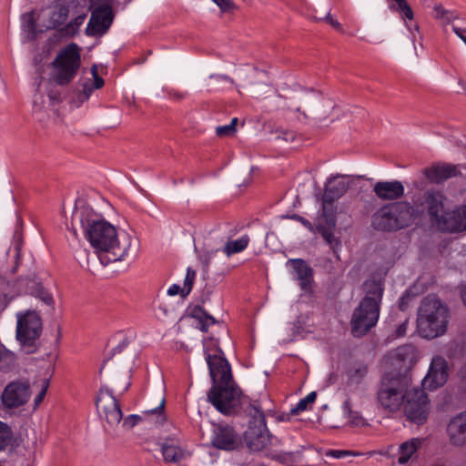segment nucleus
<instances>
[{
    "label": "nucleus",
    "mask_w": 466,
    "mask_h": 466,
    "mask_svg": "<svg viewBox=\"0 0 466 466\" xmlns=\"http://www.w3.org/2000/svg\"><path fill=\"white\" fill-rule=\"evenodd\" d=\"M79 222L83 234L94 248L103 265L122 260L131 246L126 233L118 234L116 227L90 206L78 201L72 217Z\"/></svg>",
    "instance_id": "f257e3e1"
},
{
    "label": "nucleus",
    "mask_w": 466,
    "mask_h": 466,
    "mask_svg": "<svg viewBox=\"0 0 466 466\" xmlns=\"http://www.w3.org/2000/svg\"><path fill=\"white\" fill-rule=\"evenodd\" d=\"M364 297L351 318V332L355 337L365 335L380 317L384 288L381 279H367L363 283Z\"/></svg>",
    "instance_id": "f03ea898"
},
{
    "label": "nucleus",
    "mask_w": 466,
    "mask_h": 466,
    "mask_svg": "<svg viewBox=\"0 0 466 466\" xmlns=\"http://www.w3.org/2000/svg\"><path fill=\"white\" fill-rule=\"evenodd\" d=\"M449 309L435 295L424 298L419 307L417 327L425 339H435L445 334L449 323Z\"/></svg>",
    "instance_id": "7ed1b4c3"
},
{
    "label": "nucleus",
    "mask_w": 466,
    "mask_h": 466,
    "mask_svg": "<svg viewBox=\"0 0 466 466\" xmlns=\"http://www.w3.org/2000/svg\"><path fill=\"white\" fill-rule=\"evenodd\" d=\"M415 218V208L406 201L379 208L372 216V227L380 231H396L409 227Z\"/></svg>",
    "instance_id": "20e7f679"
},
{
    "label": "nucleus",
    "mask_w": 466,
    "mask_h": 466,
    "mask_svg": "<svg viewBox=\"0 0 466 466\" xmlns=\"http://www.w3.org/2000/svg\"><path fill=\"white\" fill-rule=\"evenodd\" d=\"M246 412L250 417L244 439L248 447L253 451H260L270 446H275L279 441L269 434L267 428L265 414L258 402L249 403Z\"/></svg>",
    "instance_id": "39448f33"
},
{
    "label": "nucleus",
    "mask_w": 466,
    "mask_h": 466,
    "mask_svg": "<svg viewBox=\"0 0 466 466\" xmlns=\"http://www.w3.org/2000/svg\"><path fill=\"white\" fill-rule=\"evenodd\" d=\"M410 386V379L403 374L386 373L378 390V400L383 409L397 411L403 404L405 394Z\"/></svg>",
    "instance_id": "423d86ee"
},
{
    "label": "nucleus",
    "mask_w": 466,
    "mask_h": 466,
    "mask_svg": "<svg viewBox=\"0 0 466 466\" xmlns=\"http://www.w3.org/2000/svg\"><path fill=\"white\" fill-rule=\"evenodd\" d=\"M208 399L219 412L229 416L237 414L243 404L241 391L233 379L213 384L208 390Z\"/></svg>",
    "instance_id": "0eeeda50"
},
{
    "label": "nucleus",
    "mask_w": 466,
    "mask_h": 466,
    "mask_svg": "<svg viewBox=\"0 0 466 466\" xmlns=\"http://www.w3.org/2000/svg\"><path fill=\"white\" fill-rule=\"evenodd\" d=\"M54 80L58 85L68 84L76 75L80 66V54L77 45L66 46L53 62Z\"/></svg>",
    "instance_id": "6e6552de"
},
{
    "label": "nucleus",
    "mask_w": 466,
    "mask_h": 466,
    "mask_svg": "<svg viewBox=\"0 0 466 466\" xmlns=\"http://www.w3.org/2000/svg\"><path fill=\"white\" fill-rule=\"evenodd\" d=\"M349 187L347 177L339 175L329 177L325 184L321 216L330 227L336 226L333 203L347 192Z\"/></svg>",
    "instance_id": "1a4fd4ad"
},
{
    "label": "nucleus",
    "mask_w": 466,
    "mask_h": 466,
    "mask_svg": "<svg viewBox=\"0 0 466 466\" xmlns=\"http://www.w3.org/2000/svg\"><path fill=\"white\" fill-rule=\"evenodd\" d=\"M404 412L407 418L418 424H423L429 415V399L424 390L414 387L408 388L403 400Z\"/></svg>",
    "instance_id": "9d476101"
},
{
    "label": "nucleus",
    "mask_w": 466,
    "mask_h": 466,
    "mask_svg": "<svg viewBox=\"0 0 466 466\" xmlns=\"http://www.w3.org/2000/svg\"><path fill=\"white\" fill-rule=\"evenodd\" d=\"M42 331L40 316L35 311L17 315L16 339L25 347H33Z\"/></svg>",
    "instance_id": "9b49d317"
},
{
    "label": "nucleus",
    "mask_w": 466,
    "mask_h": 466,
    "mask_svg": "<svg viewBox=\"0 0 466 466\" xmlns=\"http://www.w3.org/2000/svg\"><path fill=\"white\" fill-rule=\"evenodd\" d=\"M30 397L29 381L27 380H15L5 387L1 394V403L5 410H15L24 406Z\"/></svg>",
    "instance_id": "f8f14e48"
},
{
    "label": "nucleus",
    "mask_w": 466,
    "mask_h": 466,
    "mask_svg": "<svg viewBox=\"0 0 466 466\" xmlns=\"http://www.w3.org/2000/svg\"><path fill=\"white\" fill-rule=\"evenodd\" d=\"M299 103L304 106L302 115L305 118L310 117L319 123H323L329 115L330 103L327 101L317 92L310 90L305 91L297 96Z\"/></svg>",
    "instance_id": "ddd939ff"
},
{
    "label": "nucleus",
    "mask_w": 466,
    "mask_h": 466,
    "mask_svg": "<svg viewBox=\"0 0 466 466\" xmlns=\"http://www.w3.org/2000/svg\"><path fill=\"white\" fill-rule=\"evenodd\" d=\"M204 355L213 384L227 382V380L232 379L230 365L223 357V352L219 348L213 345L209 349L205 345Z\"/></svg>",
    "instance_id": "4468645a"
},
{
    "label": "nucleus",
    "mask_w": 466,
    "mask_h": 466,
    "mask_svg": "<svg viewBox=\"0 0 466 466\" xmlns=\"http://www.w3.org/2000/svg\"><path fill=\"white\" fill-rule=\"evenodd\" d=\"M96 408L101 417H104L111 428H115L123 419L118 400L115 398L113 391L108 388H101L96 399Z\"/></svg>",
    "instance_id": "2eb2a0df"
},
{
    "label": "nucleus",
    "mask_w": 466,
    "mask_h": 466,
    "mask_svg": "<svg viewBox=\"0 0 466 466\" xmlns=\"http://www.w3.org/2000/svg\"><path fill=\"white\" fill-rule=\"evenodd\" d=\"M211 443L219 450L233 451L241 444V438L233 427L220 423L214 428Z\"/></svg>",
    "instance_id": "dca6fc26"
},
{
    "label": "nucleus",
    "mask_w": 466,
    "mask_h": 466,
    "mask_svg": "<svg viewBox=\"0 0 466 466\" xmlns=\"http://www.w3.org/2000/svg\"><path fill=\"white\" fill-rule=\"evenodd\" d=\"M449 377L447 360L441 356L432 358L427 376L422 380L425 389L433 390L445 384Z\"/></svg>",
    "instance_id": "f3484780"
},
{
    "label": "nucleus",
    "mask_w": 466,
    "mask_h": 466,
    "mask_svg": "<svg viewBox=\"0 0 466 466\" xmlns=\"http://www.w3.org/2000/svg\"><path fill=\"white\" fill-rule=\"evenodd\" d=\"M287 265L291 267L290 274L304 292H312L314 283V270L309 264L302 258H290Z\"/></svg>",
    "instance_id": "a211bd4d"
},
{
    "label": "nucleus",
    "mask_w": 466,
    "mask_h": 466,
    "mask_svg": "<svg viewBox=\"0 0 466 466\" xmlns=\"http://www.w3.org/2000/svg\"><path fill=\"white\" fill-rule=\"evenodd\" d=\"M113 21L112 8L108 5H101L91 13V17L86 28L88 35L105 34Z\"/></svg>",
    "instance_id": "6ab92c4d"
},
{
    "label": "nucleus",
    "mask_w": 466,
    "mask_h": 466,
    "mask_svg": "<svg viewBox=\"0 0 466 466\" xmlns=\"http://www.w3.org/2000/svg\"><path fill=\"white\" fill-rule=\"evenodd\" d=\"M385 362L399 370L410 368L416 360V350L410 344H404L390 350L384 359Z\"/></svg>",
    "instance_id": "aec40b11"
},
{
    "label": "nucleus",
    "mask_w": 466,
    "mask_h": 466,
    "mask_svg": "<svg viewBox=\"0 0 466 466\" xmlns=\"http://www.w3.org/2000/svg\"><path fill=\"white\" fill-rule=\"evenodd\" d=\"M436 224L441 230L447 232L466 230V205L452 211H444Z\"/></svg>",
    "instance_id": "412c9836"
},
{
    "label": "nucleus",
    "mask_w": 466,
    "mask_h": 466,
    "mask_svg": "<svg viewBox=\"0 0 466 466\" xmlns=\"http://www.w3.org/2000/svg\"><path fill=\"white\" fill-rule=\"evenodd\" d=\"M79 2L70 0L66 2H56L52 7L47 28H56L64 25L68 18L69 13L79 6Z\"/></svg>",
    "instance_id": "4be33fe9"
},
{
    "label": "nucleus",
    "mask_w": 466,
    "mask_h": 466,
    "mask_svg": "<svg viewBox=\"0 0 466 466\" xmlns=\"http://www.w3.org/2000/svg\"><path fill=\"white\" fill-rule=\"evenodd\" d=\"M447 433L452 445L457 447L466 445V411L451 420L447 427Z\"/></svg>",
    "instance_id": "5701e85b"
},
{
    "label": "nucleus",
    "mask_w": 466,
    "mask_h": 466,
    "mask_svg": "<svg viewBox=\"0 0 466 466\" xmlns=\"http://www.w3.org/2000/svg\"><path fill=\"white\" fill-rule=\"evenodd\" d=\"M376 196L384 200H393L403 196L404 187L401 182L380 181L375 184L373 188Z\"/></svg>",
    "instance_id": "b1692460"
},
{
    "label": "nucleus",
    "mask_w": 466,
    "mask_h": 466,
    "mask_svg": "<svg viewBox=\"0 0 466 466\" xmlns=\"http://www.w3.org/2000/svg\"><path fill=\"white\" fill-rule=\"evenodd\" d=\"M424 175L432 182L441 183L456 174V167L450 164L434 165L424 170Z\"/></svg>",
    "instance_id": "393cba45"
},
{
    "label": "nucleus",
    "mask_w": 466,
    "mask_h": 466,
    "mask_svg": "<svg viewBox=\"0 0 466 466\" xmlns=\"http://www.w3.org/2000/svg\"><path fill=\"white\" fill-rule=\"evenodd\" d=\"M425 203L427 205L431 219L436 223L444 212L442 195L439 191L428 190L425 194Z\"/></svg>",
    "instance_id": "a878e982"
},
{
    "label": "nucleus",
    "mask_w": 466,
    "mask_h": 466,
    "mask_svg": "<svg viewBox=\"0 0 466 466\" xmlns=\"http://www.w3.org/2000/svg\"><path fill=\"white\" fill-rule=\"evenodd\" d=\"M420 446V441L419 439H410L401 443L397 451V461L400 464H405L412 457Z\"/></svg>",
    "instance_id": "bb28decb"
},
{
    "label": "nucleus",
    "mask_w": 466,
    "mask_h": 466,
    "mask_svg": "<svg viewBox=\"0 0 466 466\" xmlns=\"http://www.w3.org/2000/svg\"><path fill=\"white\" fill-rule=\"evenodd\" d=\"M164 460L167 462H178L184 458V451L174 441L167 440L161 447Z\"/></svg>",
    "instance_id": "cd10ccee"
},
{
    "label": "nucleus",
    "mask_w": 466,
    "mask_h": 466,
    "mask_svg": "<svg viewBox=\"0 0 466 466\" xmlns=\"http://www.w3.org/2000/svg\"><path fill=\"white\" fill-rule=\"evenodd\" d=\"M249 243V237L243 235L236 240H229L223 248V252L227 257H231L234 254L243 251Z\"/></svg>",
    "instance_id": "c85d7f7f"
},
{
    "label": "nucleus",
    "mask_w": 466,
    "mask_h": 466,
    "mask_svg": "<svg viewBox=\"0 0 466 466\" xmlns=\"http://www.w3.org/2000/svg\"><path fill=\"white\" fill-rule=\"evenodd\" d=\"M271 446L268 448L267 455L272 460L278 461L283 464H292L296 461L297 453L293 451H279Z\"/></svg>",
    "instance_id": "c756f323"
},
{
    "label": "nucleus",
    "mask_w": 466,
    "mask_h": 466,
    "mask_svg": "<svg viewBox=\"0 0 466 466\" xmlns=\"http://www.w3.org/2000/svg\"><path fill=\"white\" fill-rule=\"evenodd\" d=\"M192 315L193 318L198 320L199 329L204 332H207L208 327L216 322L215 319L211 315L208 314L199 307L194 309Z\"/></svg>",
    "instance_id": "7c9ffc66"
},
{
    "label": "nucleus",
    "mask_w": 466,
    "mask_h": 466,
    "mask_svg": "<svg viewBox=\"0 0 466 466\" xmlns=\"http://www.w3.org/2000/svg\"><path fill=\"white\" fill-rule=\"evenodd\" d=\"M326 223H328L326 221ZM328 228H325L322 225H319L317 227L318 231L321 234L322 238L326 241V243L330 247L332 250H336L340 246V241L338 238H336L333 234V232L330 230L333 227H330L329 224H327Z\"/></svg>",
    "instance_id": "2f4dec72"
},
{
    "label": "nucleus",
    "mask_w": 466,
    "mask_h": 466,
    "mask_svg": "<svg viewBox=\"0 0 466 466\" xmlns=\"http://www.w3.org/2000/svg\"><path fill=\"white\" fill-rule=\"evenodd\" d=\"M395 4L390 5V8L392 11L398 12L402 19H413V11L406 0H393Z\"/></svg>",
    "instance_id": "473e14b6"
},
{
    "label": "nucleus",
    "mask_w": 466,
    "mask_h": 466,
    "mask_svg": "<svg viewBox=\"0 0 466 466\" xmlns=\"http://www.w3.org/2000/svg\"><path fill=\"white\" fill-rule=\"evenodd\" d=\"M15 364V357L13 352L0 345V370L3 371L10 370Z\"/></svg>",
    "instance_id": "72a5a7b5"
},
{
    "label": "nucleus",
    "mask_w": 466,
    "mask_h": 466,
    "mask_svg": "<svg viewBox=\"0 0 466 466\" xmlns=\"http://www.w3.org/2000/svg\"><path fill=\"white\" fill-rule=\"evenodd\" d=\"M22 28L33 39L36 34V24L33 12L25 13L22 15Z\"/></svg>",
    "instance_id": "f704fd0d"
},
{
    "label": "nucleus",
    "mask_w": 466,
    "mask_h": 466,
    "mask_svg": "<svg viewBox=\"0 0 466 466\" xmlns=\"http://www.w3.org/2000/svg\"><path fill=\"white\" fill-rule=\"evenodd\" d=\"M34 295L38 298L41 301H43L46 305L49 307H54L55 301L53 296L45 289V287L41 284H35L34 290Z\"/></svg>",
    "instance_id": "c9c22d12"
},
{
    "label": "nucleus",
    "mask_w": 466,
    "mask_h": 466,
    "mask_svg": "<svg viewBox=\"0 0 466 466\" xmlns=\"http://www.w3.org/2000/svg\"><path fill=\"white\" fill-rule=\"evenodd\" d=\"M435 18L443 20L446 24H451V22L459 19L458 14L453 11L444 9L441 5H436L434 7Z\"/></svg>",
    "instance_id": "e433bc0d"
},
{
    "label": "nucleus",
    "mask_w": 466,
    "mask_h": 466,
    "mask_svg": "<svg viewBox=\"0 0 466 466\" xmlns=\"http://www.w3.org/2000/svg\"><path fill=\"white\" fill-rule=\"evenodd\" d=\"M317 393L312 391L309 393L305 398L301 399L296 405L295 408L291 409L292 414H299L301 411L308 410L309 406L313 404L316 400Z\"/></svg>",
    "instance_id": "4c0bfd02"
},
{
    "label": "nucleus",
    "mask_w": 466,
    "mask_h": 466,
    "mask_svg": "<svg viewBox=\"0 0 466 466\" xmlns=\"http://www.w3.org/2000/svg\"><path fill=\"white\" fill-rule=\"evenodd\" d=\"M368 368L364 364L354 366L349 372V379L352 383H359L367 374Z\"/></svg>",
    "instance_id": "58836bf2"
},
{
    "label": "nucleus",
    "mask_w": 466,
    "mask_h": 466,
    "mask_svg": "<svg viewBox=\"0 0 466 466\" xmlns=\"http://www.w3.org/2000/svg\"><path fill=\"white\" fill-rule=\"evenodd\" d=\"M86 17V14H79L77 15L72 21H70L63 29V31L67 35H75L80 25L84 23Z\"/></svg>",
    "instance_id": "ea45409f"
},
{
    "label": "nucleus",
    "mask_w": 466,
    "mask_h": 466,
    "mask_svg": "<svg viewBox=\"0 0 466 466\" xmlns=\"http://www.w3.org/2000/svg\"><path fill=\"white\" fill-rule=\"evenodd\" d=\"M12 435L10 427L6 423L0 421V451L8 446L11 441Z\"/></svg>",
    "instance_id": "a19ab883"
},
{
    "label": "nucleus",
    "mask_w": 466,
    "mask_h": 466,
    "mask_svg": "<svg viewBox=\"0 0 466 466\" xmlns=\"http://www.w3.org/2000/svg\"><path fill=\"white\" fill-rule=\"evenodd\" d=\"M196 279V271L191 268H187V274L182 288V298H186L191 291Z\"/></svg>",
    "instance_id": "79ce46f5"
},
{
    "label": "nucleus",
    "mask_w": 466,
    "mask_h": 466,
    "mask_svg": "<svg viewBox=\"0 0 466 466\" xmlns=\"http://www.w3.org/2000/svg\"><path fill=\"white\" fill-rule=\"evenodd\" d=\"M342 410L344 415L350 420L352 424L359 425L360 423L361 418L357 412H353L350 401L346 400L343 402Z\"/></svg>",
    "instance_id": "37998d69"
},
{
    "label": "nucleus",
    "mask_w": 466,
    "mask_h": 466,
    "mask_svg": "<svg viewBox=\"0 0 466 466\" xmlns=\"http://www.w3.org/2000/svg\"><path fill=\"white\" fill-rule=\"evenodd\" d=\"M49 382L47 380H43L41 382V390L35 398V406H38L44 400L46 390L48 389Z\"/></svg>",
    "instance_id": "c03bdc74"
},
{
    "label": "nucleus",
    "mask_w": 466,
    "mask_h": 466,
    "mask_svg": "<svg viewBox=\"0 0 466 466\" xmlns=\"http://www.w3.org/2000/svg\"><path fill=\"white\" fill-rule=\"evenodd\" d=\"M142 418L139 415L132 414L125 418L123 420V427L131 429L141 421Z\"/></svg>",
    "instance_id": "a18cd8bd"
},
{
    "label": "nucleus",
    "mask_w": 466,
    "mask_h": 466,
    "mask_svg": "<svg viewBox=\"0 0 466 466\" xmlns=\"http://www.w3.org/2000/svg\"><path fill=\"white\" fill-rule=\"evenodd\" d=\"M462 23L463 25L461 26L452 25V31L466 45V19H464Z\"/></svg>",
    "instance_id": "49530a36"
},
{
    "label": "nucleus",
    "mask_w": 466,
    "mask_h": 466,
    "mask_svg": "<svg viewBox=\"0 0 466 466\" xmlns=\"http://www.w3.org/2000/svg\"><path fill=\"white\" fill-rule=\"evenodd\" d=\"M216 134L218 137H231L235 134V131L232 128V126L225 125L219 126L216 128Z\"/></svg>",
    "instance_id": "de8ad7c7"
},
{
    "label": "nucleus",
    "mask_w": 466,
    "mask_h": 466,
    "mask_svg": "<svg viewBox=\"0 0 466 466\" xmlns=\"http://www.w3.org/2000/svg\"><path fill=\"white\" fill-rule=\"evenodd\" d=\"M213 2L223 11H229L233 7L231 0H213Z\"/></svg>",
    "instance_id": "09e8293b"
},
{
    "label": "nucleus",
    "mask_w": 466,
    "mask_h": 466,
    "mask_svg": "<svg viewBox=\"0 0 466 466\" xmlns=\"http://www.w3.org/2000/svg\"><path fill=\"white\" fill-rule=\"evenodd\" d=\"M407 326H408V319H405L401 324L398 326L396 329V337L400 338L406 335L407 333Z\"/></svg>",
    "instance_id": "8fccbe9b"
},
{
    "label": "nucleus",
    "mask_w": 466,
    "mask_h": 466,
    "mask_svg": "<svg viewBox=\"0 0 466 466\" xmlns=\"http://www.w3.org/2000/svg\"><path fill=\"white\" fill-rule=\"evenodd\" d=\"M167 294L169 296L180 294V296L182 297V288L177 284H173L168 288Z\"/></svg>",
    "instance_id": "3c124183"
},
{
    "label": "nucleus",
    "mask_w": 466,
    "mask_h": 466,
    "mask_svg": "<svg viewBox=\"0 0 466 466\" xmlns=\"http://www.w3.org/2000/svg\"><path fill=\"white\" fill-rule=\"evenodd\" d=\"M93 76H94V82H95V88H100L104 85V80L96 74V66H93L92 68Z\"/></svg>",
    "instance_id": "603ef678"
},
{
    "label": "nucleus",
    "mask_w": 466,
    "mask_h": 466,
    "mask_svg": "<svg viewBox=\"0 0 466 466\" xmlns=\"http://www.w3.org/2000/svg\"><path fill=\"white\" fill-rule=\"evenodd\" d=\"M164 403H165V400H164V399H162L159 406H157L155 409L147 410V411H145V413H147V414H158L159 416H162L163 409H164Z\"/></svg>",
    "instance_id": "864d4df0"
},
{
    "label": "nucleus",
    "mask_w": 466,
    "mask_h": 466,
    "mask_svg": "<svg viewBox=\"0 0 466 466\" xmlns=\"http://www.w3.org/2000/svg\"><path fill=\"white\" fill-rule=\"evenodd\" d=\"M290 218H291L292 219H295V220H297V221H299V223H301L302 225H304L307 228H309V229H310V230L312 229V225H311V223H310L308 219H306V218H302V217H300V216H299V215H293V216H291Z\"/></svg>",
    "instance_id": "5fc2aeb1"
},
{
    "label": "nucleus",
    "mask_w": 466,
    "mask_h": 466,
    "mask_svg": "<svg viewBox=\"0 0 466 466\" xmlns=\"http://www.w3.org/2000/svg\"><path fill=\"white\" fill-rule=\"evenodd\" d=\"M327 454L334 458L340 459L346 457L349 454V452L346 451L332 450L329 451Z\"/></svg>",
    "instance_id": "6e6d98bb"
},
{
    "label": "nucleus",
    "mask_w": 466,
    "mask_h": 466,
    "mask_svg": "<svg viewBox=\"0 0 466 466\" xmlns=\"http://www.w3.org/2000/svg\"><path fill=\"white\" fill-rule=\"evenodd\" d=\"M209 78L214 79L216 81L228 82L230 84L234 83L233 80L228 76H226V75H210Z\"/></svg>",
    "instance_id": "4d7b16f0"
},
{
    "label": "nucleus",
    "mask_w": 466,
    "mask_h": 466,
    "mask_svg": "<svg viewBox=\"0 0 466 466\" xmlns=\"http://www.w3.org/2000/svg\"><path fill=\"white\" fill-rule=\"evenodd\" d=\"M127 339H123L116 347L112 350V355L122 352V350L127 347Z\"/></svg>",
    "instance_id": "13d9d810"
},
{
    "label": "nucleus",
    "mask_w": 466,
    "mask_h": 466,
    "mask_svg": "<svg viewBox=\"0 0 466 466\" xmlns=\"http://www.w3.org/2000/svg\"><path fill=\"white\" fill-rule=\"evenodd\" d=\"M326 21L331 25L334 28H336L337 30H340L341 29V25L337 21L335 20L332 16H330L329 15H328L326 17H325Z\"/></svg>",
    "instance_id": "bf43d9fd"
},
{
    "label": "nucleus",
    "mask_w": 466,
    "mask_h": 466,
    "mask_svg": "<svg viewBox=\"0 0 466 466\" xmlns=\"http://www.w3.org/2000/svg\"><path fill=\"white\" fill-rule=\"evenodd\" d=\"M282 139L285 140V141H292L294 140V134L293 132H290V131H285V132H282Z\"/></svg>",
    "instance_id": "052dcab7"
},
{
    "label": "nucleus",
    "mask_w": 466,
    "mask_h": 466,
    "mask_svg": "<svg viewBox=\"0 0 466 466\" xmlns=\"http://www.w3.org/2000/svg\"><path fill=\"white\" fill-rule=\"evenodd\" d=\"M169 96H173V97H177V98H178V99H181V98H183V97H184V95H183V94L178 93L177 91H174V90H172V91H170V92H169Z\"/></svg>",
    "instance_id": "680f3d73"
},
{
    "label": "nucleus",
    "mask_w": 466,
    "mask_h": 466,
    "mask_svg": "<svg viewBox=\"0 0 466 466\" xmlns=\"http://www.w3.org/2000/svg\"><path fill=\"white\" fill-rule=\"evenodd\" d=\"M461 299H462L464 305L466 306V286L464 288H462V289L461 291Z\"/></svg>",
    "instance_id": "e2e57ef3"
},
{
    "label": "nucleus",
    "mask_w": 466,
    "mask_h": 466,
    "mask_svg": "<svg viewBox=\"0 0 466 466\" xmlns=\"http://www.w3.org/2000/svg\"><path fill=\"white\" fill-rule=\"evenodd\" d=\"M237 123H238V118L237 117H234L231 119L230 123L228 124L229 126H232V128L233 130L236 132V126H237Z\"/></svg>",
    "instance_id": "0e129e2a"
},
{
    "label": "nucleus",
    "mask_w": 466,
    "mask_h": 466,
    "mask_svg": "<svg viewBox=\"0 0 466 466\" xmlns=\"http://www.w3.org/2000/svg\"><path fill=\"white\" fill-rule=\"evenodd\" d=\"M459 85L461 86L462 92L466 94V83H464L462 80H460Z\"/></svg>",
    "instance_id": "69168bd1"
},
{
    "label": "nucleus",
    "mask_w": 466,
    "mask_h": 466,
    "mask_svg": "<svg viewBox=\"0 0 466 466\" xmlns=\"http://www.w3.org/2000/svg\"><path fill=\"white\" fill-rule=\"evenodd\" d=\"M462 375L466 379V366L462 370Z\"/></svg>",
    "instance_id": "338daca9"
},
{
    "label": "nucleus",
    "mask_w": 466,
    "mask_h": 466,
    "mask_svg": "<svg viewBox=\"0 0 466 466\" xmlns=\"http://www.w3.org/2000/svg\"><path fill=\"white\" fill-rule=\"evenodd\" d=\"M295 110H296L297 112H300V106L296 107V108H295Z\"/></svg>",
    "instance_id": "774afa93"
}]
</instances>
